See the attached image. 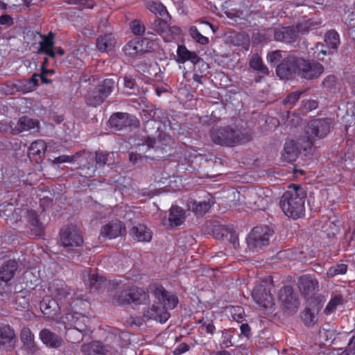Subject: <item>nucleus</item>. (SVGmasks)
Instances as JSON below:
<instances>
[{
    "label": "nucleus",
    "instance_id": "1",
    "mask_svg": "<svg viewBox=\"0 0 355 355\" xmlns=\"http://www.w3.org/2000/svg\"><path fill=\"white\" fill-rule=\"evenodd\" d=\"M306 198V191L300 186L293 184L282 195L279 205L286 216L297 219L304 215Z\"/></svg>",
    "mask_w": 355,
    "mask_h": 355
},
{
    "label": "nucleus",
    "instance_id": "2",
    "mask_svg": "<svg viewBox=\"0 0 355 355\" xmlns=\"http://www.w3.org/2000/svg\"><path fill=\"white\" fill-rule=\"evenodd\" d=\"M153 294L159 302L153 304L144 313V317L148 320H155L160 323H164L170 316L166 309H173L178 302V297L168 293L164 287H156Z\"/></svg>",
    "mask_w": 355,
    "mask_h": 355
},
{
    "label": "nucleus",
    "instance_id": "3",
    "mask_svg": "<svg viewBox=\"0 0 355 355\" xmlns=\"http://www.w3.org/2000/svg\"><path fill=\"white\" fill-rule=\"evenodd\" d=\"M212 141L220 146L233 147L250 141L251 133L236 126H226L214 130L211 132Z\"/></svg>",
    "mask_w": 355,
    "mask_h": 355
},
{
    "label": "nucleus",
    "instance_id": "4",
    "mask_svg": "<svg viewBox=\"0 0 355 355\" xmlns=\"http://www.w3.org/2000/svg\"><path fill=\"white\" fill-rule=\"evenodd\" d=\"M87 305V302L76 299L70 303L71 312L60 317L58 323L64 324V328H76L80 331H88L89 318L80 312L83 306Z\"/></svg>",
    "mask_w": 355,
    "mask_h": 355
},
{
    "label": "nucleus",
    "instance_id": "5",
    "mask_svg": "<svg viewBox=\"0 0 355 355\" xmlns=\"http://www.w3.org/2000/svg\"><path fill=\"white\" fill-rule=\"evenodd\" d=\"M231 196L233 198L232 205L230 207H236L244 202L251 208L263 210L271 202V198L266 194L263 189H252L249 190L245 196L241 195L237 191H232Z\"/></svg>",
    "mask_w": 355,
    "mask_h": 355
},
{
    "label": "nucleus",
    "instance_id": "6",
    "mask_svg": "<svg viewBox=\"0 0 355 355\" xmlns=\"http://www.w3.org/2000/svg\"><path fill=\"white\" fill-rule=\"evenodd\" d=\"M119 286V290L112 298V303L124 306L130 304L132 302L141 304L147 300L148 294L142 289L139 288L130 284H123Z\"/></svg>",
    "mask_w": 355,
    "mask_h": 355
},
{
    "label": "nucleus",
    "instance_id": "7",
    "mask_svg": "<svg viewBox=\"0 0 355 355\" xmlns=\"http://www.w3.org/2000/svg\"><path fill=\"white\" fill-rule=\"evenodd\" d=\"M83 279L88 284L91 292L100 293L105 289L108 291L116 289L119 284L116 282L107 281L103 276L99 275L90 269L83 272Z\"/></svg>",
    "mask_w": 355,
    "mask_h": 355
},
{
    "label": "nucleus",
    "instance_id": "8",
    "mask_svg": "<svg viewBox=\"0 0 355 355\" xmlns=\"http://www.w3.org/2000/svg\"><path fill=\"white\" fill-rule=\"evenodd\" d=\"M272 233V230L268 226L253 228L247 238L248 248L254 251L263 249L268 245Z\"/></svg>",
    "mask_w": 355,
    "mask_h": 355
},
{
    "label": "nucleus",
    "instance_id": "9",
    "mask_svg": "<svg viewBox=\"0 0 355 355\" xmlns=\"http://www.w3.org/2000/svg\"><path fill=\"white\" fill-rule=\"evenodd\" d=\"M331 120L330 119H313L308 123L306 129L307 141H312V139L323 138L330 131L331 128Z\"/></svg>",
    "mask_w": 355,
    "mask_h": 355
},
{
    "label": "nucleus",
    "instance_id": "10",
    "mask_svg": "<svg viewBox=\"0 0 355 355\" xmlns=\"http://www.w3.org/2000/svg\"><path fill=\"white\" fill-rule=\"evenodd\" d=\"M49 291L50 296L64 306L67 304L70 305L71 299V290L61 280H54L49 284Z\"/></svg>",
    "mask_w": 355,
    "mask_h": 355
},
{
    "label": "nucleus",
    "instance_id": "11",
    "mask_svg": "<svg viewBox=\"0 0 355 355\" xmlns=\"http://www.w3.org/2000/svg\"><path fill=\"white\" fill-rule=\"evenodd\" d=\"M300 58L288 55L277 66L276 73L281 79H289L299 76Z\"/></svg>",
    "mask_w": 355,
    "mask_h": 355
},
{
    "label": "nucleus",
    "instance_id": "12",
    "mask_svg": "<svg viewBox=\"0 0 355 355\" xmlns=\"http://www.w3.org/2000/svg\"><path fill=\"white\" fill-rule=\"evenodd\" d=\"M303 139H299L297 141L291 139L285 142L282 158L287 162H293L297 159L301 151L306 150L311 147L313 141H305L302 144Z\"/></svg>",
    "mask_w": 355,
    "mask_h": 355
},
{
    "label": "nucleus",
    "instance_id": "13",
    "mask_svg": "<svg viewBox=\"0 0 355 355\" xmlns=\"http://www.w3.org/2000/svg\"><path fill=\"white\" fill-rule=\"evenodd\" d=\"M61 245L69 250H75L83 243L81 232L74 226L68 227L61 231Z\"/></svg>",
    "mask_w": 355,
    "mask_h": 355
},
{
    "label": "nucleus",
    "instance_id": "14",
    "mask_svg": "<svg viewBox=\"0 0 355 355\" xmlns=\"http://www.w3.org/2000/svg\"><path fill=\"white\" fill-rule=\"evenodd\" d=\"M324 71L323 66L315 61L300 58L299 76L306 80L318 78Z\"/></svg>",
    "mask_w": 355,
    "mask_h": 355
},
{
    "label": "nucleus",
    "instance_id": "15",
    "mask_svg": "<svg viewBox=\"0 0 355 355\" xmlns=\"http://www.w3.org/2000/svg\"><path fill=\"white\" fill-rule=\"evenodd\" d=\"M40 309L48 320L59 322L61 309L63 307L50 295L45 296L40 302Z\"/></svg>",
    "mask_w": 355,
    "mask_h": 355
},
{
    "label": "nucleus",
    "instance_id": "16",
    "mask_svg": "<svg viewBox=\"0 0 355 355\" xmlns=\"http://www.w3.org/2000/svg\"><path fill=\"white\" fill-rule=\"evenodd\" d=\"M212 233L216 239L229 242L234 249H236L239 245L237 234L230 227L219 224L218 223H214L213 224Z\"/></svg>",
    "mask_w": 355,
    "mask_h": 355
},
{
    "label": "nucleus",
    "instance_id": "17",
    "mask_svg": "<svg viewBox=\"0 0 355 355\" xmlns=\"http://www.w3.org/2000/svg\"><path fill=\"white\" fill-rule=\"evenodd\" d=\"M299 290L305 298L312 297L319 290V282L315 277L304 275L299 278L297 282Z\"/></svg>",
    "mask_w": 355,
    "mask_h": 355
},
{
    "label": "nucleus",
    "instance_id": "18",
    "mask_svg": "<svg viewBox=\"0 0 355 355\" xmlns=\"http://www.w3.org/2000/svg\"><path fill=\"white\" fill-rule=\"evenodd\" d=\"M252 296L257 304L265 309L271 307L273 304L270 290L265 284L256 286L252 292Z\"/></svg>",
    "mask_w": 355,
    "mask_h": 355
},
{
    "label": "nucleus",
    "instance_id": "19",
    "mask_svg": "<svg viewBox=\"0 0 355 355\" xmlns=\"http://www.w3.org/2000/svg\"><path fill=\"white\" fill-rule=\"evenodd\" d=\"M109 123L112 128L119 131L135 125L136 120L128 113L118 112L110 116Z\"/></svg>",
    "mask_w": 355,
    "mask_h": 355
},
{
    "label": "nucleus",
    "instance_id": "20",
    "mask_svg": "<svg viewBox=\"0 0 355 355\" xmlns=\"http://www.w3.org/2000/svg\"><path fill=\"white\" fill-rule=\"evenodd\" d=\"M279 299L284 306L292 313H295L299 307L300 302L291 286H284L281 289Z\"/></svg>",
    "mask_w": 355,
    "mask_h": 355
},
{
    "label": "nucleus",
    "instance_id": "21",
    "mask_svg": "<svg viewBox=\"0 0 355 355\" xmlns=\"http://www.w3.org/2000/svg\"><path fill=\"white\" fill-rule=\"evenodd\" d=\"M20 340L22 343V349L26 351L28 354L33 355L39 350V347L35 342L34 334L29 328L24 327L21 329Z\"/></svg>",
    "mask_w": 355,
    "mask_h": 355
},
{
    "label": "nucleus",
    "instance_id": "22",
    "mask_svg": "<svg viewBox=\"0 0 355 355\" xmlns=\"http://www.w3.org/2000/svg\"><path fill=\"white\" fill-rule=\"evenodd\" d=\"M298 37V31L291 26L276 28L274 31V39L278 42L291 43Z\"/></svg>",
    "mask_w": 355,
    "mask_h": 355
},
{
    "label": "nucleus",
    "instance_id": "23",
    "mask_svg": "<svg viewBox=\"0 0 355 355\" xmlns=\"http://www.w3.org/2000/svg\"><path fill=\"white\" fill-rule=\"evenodd\" d=\"M125 227L120 221L111 222L104 225L101 231V236L105 239H114L123 234Z\"/></svg>",
    "mask_w": 355,
    "mask_h": 355
},
{
    "label": "nucleus",
    "instance_id": "24",
    "mask_svg": "<svg viewBox=\"0 0 355 355\" xmlns=\"http://www.w3.org/2000/svg\"><path fill=\"white\" fill-rule=\"evenodd\" d=\"M39 336L42 342L48 347L58 349L62 345L61 337L48 329H42Z\"/></svg>",
    "mask_w": 355,
    "mask_h": 355
},
{
    "label": "nucleus",
    "instance_id": "25",
    "mask_svg": "<svg viewBox=\"0 0 355 355\" xmlns=\"http://www.w3.org/2000/svg\"><path fill=\"white\" fill-rule=\"evenodd\" d=\"M42 40L39 42L40 48L37 53H44L51 58H55V51H54V34L51 32L49 33L48 35L40 34Z\"/></svg>",
    "mask_w": 355,
    "mask_h": 355
},
{
    "label": "nucleus",
    "instance_id": "26",
    "mask_svg": "<svg viewBox=\"0 0 355 355\" xmlns=\"http://www.w3.org/2000/svg\"><path fill=\"white\" fill-rule=\"evenodd\" d=\"M187 218L186 211L177 205H173L169 209L168 225L171 227H176L184 222Z\"/></svg>",
    "mask_w": 355,
    "mask_h": 355
},
{
    "label": "nucleus",
    "instance_id": "27",
    "mask_svg": "<svg viewBox=\"0 0 355 355\" xmlns=\"http://www.w3.org/2000/svg\"><path fill=\"white\" fill-rule=\"evenodd\" d=\"M130 234L134 240L139 242H148L152 239V232L144 225L132 227Z\"/></svg>",
    "mask_w": 355,
    "mask_h": 355
},
{
    "label": "nucleus",
    "instance_id": "28",
    "mask_svg": "<svg viewBox=\"0 0 355 355\" xmlns=\"http://www.w3.org/2000/svg\"><path fill=\"white\" fill-rule=\"evenodd\" d=\"M110 351L111 348L110 346H104L100 342L97 341L82 346V352L85 355H104L105 352Z\"/></svg>",
    "mask_w": 355,
    "mask_h": 355
},
{
    "label": "nucleus",
    "instance_id": "29",
    "mask_svg": "<svg viewBox=\"0 0 355 355\" xmlns=\"http://www.w3.org/2000/svg\"><path fill=\"white\" fill-rule=\"evenodd\" d=\"M18 268V263L15 260H9L0 268V279L8 282L15 275Z\"/></svg>",
    "mask_w": 355,
    "mask_h": 355
},
{
    "label": "nucleus",
    "instance_id": "30",
    "mask_svg": "<svg viewBox=\"0 0 355 355\" xmlns=\"http://www.w3.org/2000/svg\"><path fill=\"white\" fill-rule=\"evenodd\" d=\"M39 128V122L37 120H33L28 116L21 117L17 123V125L15 128L17 132L22 131H28L33 130L35 132L37 131Z\"/></svg>",
    "mask_w": 355,
    "mask_h": 355
},
{
    "label": "nucleus",
    "instance_id": "31",
    "mask_svg": "<svg viewBox=\"0 0 355 355\" xmlns=\"http://www.w3.org/2000/svg\"><path fill=\"white\" fill-rule=\"evenodd\" d=\"M116 43L112 34L108 33L99 36L96 40V47L102 52L109 51L113 49Z\"/></svg>",
    "mask_w": 355,
    "mask_h": 355
},
{
    "label": "nucleus",
    "instance_id": "32",
    "mask_svg": "<svg viewBox=\"0 0 355 355\" xmlns=\"http://www.w3.org/2000/svg\"><path fill=\"white\" fill-rule=\"evenodd\" d=\"M106 98L101 94L99 88L96 86L88 91L86 96V102L91 106L96 107L101 105Z\"/></svg>",
    "mask_w": 355,
    "mask_h": 355
},
{
    "label": "nucleus",
    "instance_id": "33",
    "mask_svg": "<svg viewBox=\"0 0 355 355\" xmlns=\"http://www.w3.org/2000/svg\"><path fill=\"white\" fill-rule=\"evenodd\" d=\"M144 40H132L128 42L123 47V51L128 55L134 57L137 54L146 51L143 47Z\"/></svg>",
    "mask_w": 355,
    "mask_h": 355
},
{
    "label": "nucleus",
    "instance_id": "34",
    "mask_svg": "<svg viewBox=\"0 0 355 355\" xmlns=\"http://www.w3.org/2000/svg\"><path fill=\"white\" fill-rule=\"evenodd\" d=\"M28 222L31 226L33 234L35 236H40L43 231V225L40 222L37 213L35 211H27Z\"/></svg>",
    "mask_w": 355,
    "mask_h": 355
},
{
    "label": "nucleus",
    "instance_id": "35",
    "mask_svg": "<svg viewBox=\"0 0 355 355\" xmlns=\"http://www.w3.org/2000/svg\"><path fill=\"white\" fill-rule=\"evenodd\" d=\"M177 53L180 62L189 60L193 64H197L201 60L195 52L189 51L184 46H178Z\"/></svg>",
    "mask_w": 355,
    "mask_h": 355
},
{
    "label": "nucleus",
    "instance_id": "36",
    "mask_svg": "<svg viewBox=\"0 0 355 355\" xmlns=\"http://www.w3.org/2000/svg\"><path fill=\"white\" fill-rule=\"evenodd\" d=\"M250 67L259 73L268 75L269 70L263 63L261 58L257 54H253L249 61Z\"/></svg>",
    "mask_w": 355,
    "mask_h": 355
},
{
    "label": "nucleus",
    "instance_id": "37",
    "mask_svg": "<svg viewBox=\"0 0 355 355\" xmlns=\"http://www.w3.org/2000/svg\"><path fill=\"white\" fill-rule=\"evenodd\" d=\"M324 42L329 49L336 51L340 45V37L334 30L327 31L324 35Z\"/></svg>",
    "mask_w": 355,
    "mask_h": 355
},
{
    "label": "nucleus",
    "instance_id": "38",
    "mask_svg": "<svg viewBox=\"0 0 355 355\" xmlns=\"http://www.w3.org/2000/svg\"><path fill=\"white\" fill-rule=\"evenodd\" d=\"M211 204L209 201H203L197 202L196 201H190L188 203V207L197 216H203L211 208Z\"/></svg>",
    "mask_w": 355,
    "mask_h": 355
},
{
    "label": "nucleus",
    "instance_id": "39",
    "mask_svg": "<svg viewBox=\"0 0 355 355\" xmlns=\"http://www.w3.org/2000/svg\"><path fill=\"white\" fill-rule=\"evenodd\" d=\"M115 154L112 152L105 153L103 151H97L96 153V162L99 166H112L114 164Z\"/></svg>",
    "mask_w": 355,
    "mask_h": 355
},
{
    "label": "nucleus",
    "instance_id": "40",
    "mask_svg": "<svg viewBox=\"0 0 355 355\" xmlns=\"http://www.w3.org/2000/svg\"><path fill=\"white\" fill-rule=\"evenodd\" d=\"M14 331L8 326L5 325L0 328V345L10 344L15 339Z\"/></svg>",
    "mask_w": 355,
    "mask_h": 355
},
{
    "label": "nucleus",
    "instance_id": "41",
    "mask_svg": "<svg viewBox=\"0 0 355 355\" xmlns=\"http://www.w3.org/2000/svg\"><path fill=\"white\" fill-rule=\"evenodd\" d=\"M65 337L66 339L72 343H76L81 341L83 338L84 334L88 331H80L76 328H65Z\"/></svg>",
    "mask_w": 355,
    "mask_h": 355
},
{
    "label": "nucleus",
    "instance_id": "42",
    "mask_svg": "<svg viewBox=\"0 0 355 355\" xmlns=\"http://www.w3.org/2000/svg\"><path fill=\"white\" fill-rule=\"evenodd\" d=\"M16 304L21 309H26L29 306L30 294L28 290L20 291L15 296Z\"/></svg>",
    "mask_w": 355,
    "mask_h": 355
},
{
    "label": "nucleus",
    "instance_id": "43",
    "mask_svg": "<svg viewBox=\"0 0 355 355\" xmlns=\"http://www.w3.org/2000/svg\"><path fill=\"white\" fill-rule=\"evenodd\" d=\"M116 82L113 78H105L101 84L97 85L101 94L107 98L113 91Z\"/></svg>",
    "mask_w": 355,
    "mask_h": 355
},
{
    "label": "nucleus",
    "instance_id": "44",
    "mask_svg": "<svg viewBox=\"0 0 355 355\" xmlns=\"http://www.w3.org/2000/svg\"><path fill=\"white\" fill-rule=\"evenodd\" d=\"M344 302V298L343 295L340 294H336L334 295L329 303L327 304V306L324 309V313L326 314H330L332 313L338 306L342 305Z\"/></svg>",
    "mask_w": 355,
    "mask_h": 355
},
{
    "label": "nucleus",
    "instance_id": "45",
    "mask_svg": "<svg viewBox=\"0 0 355 355\" xmlns=\"http://www.w3.org/2000/svg\"><path fill=\"white\" fill-rule=\"evenodd\" d=\"M340 223L337 221H326L322 225V230L326 232L329 237L334 236L339 232Z\"/></svg>",
    "mask_w": 355,
    "mask_h": 355
},
{
    "label": "nucleus",
    "instance_id": "46",
    "mask_svg": "<svg viewBox=\"0 0 355 355\" xmlns=\"http://www.w3.org/2000/svg\"><path fill=\"white\" fill-rule=\"evenodd\" d=\"M148 8L150 12H153L155 15H159L162 17H166V18H171L165 6L161 3L153 2L149 4Z\"/></svg>",
    "mask_w": 355,
    "mask_h": 355
},
{
    "label": "nucleus",
    "instance_id": "47",
    "mask_svg": "<svg viewBox=\"0 0 355 355\" xmlns=\"http://www.w3.org/2000/svg\"><path fill=\"white\" fill-rule=\"evenodd\" d=\"M169 18H166V17H164L162 19H155L154 21L152 22L154 30L160 34L168 32V24H167V20Z\"/></svg>",
    "mask_w": 355,
    "mask_h": 355
},
{
    "label": "nucleus",
    "instance_id": "48",
    "mask_svg": "<svg viewBox=\"0 0 355 355\" xmlns=\"http://www.w3.org/2000/svg\"><path fill=\"white\" fill-rule=\"evenodd\" d=\"M46 146L43 140L33 142L28 148L29 153L33 155H40L44 153Z\"/></svg>",
    "mask_w": 355,
    "mask_h": 355
},
{
    "label": "nucleus",
    "instance_id": "49",
    "mask_svg": "<svg viewBox=\"0 0 355 355\" xmlns=\"http://www.w3.org/2000/svg\"><path fill=\"white\" fill-rule=\"evenodd\" d=\"M123 80L124 87L130 91L129 92L130 94L136 95L139 93V89L136 83L135 79L130 76H125L123 77Z\"/></svg>",
    "mask_w": 355,
    "mask_h": 355
},
{
    "label": "nucleus",
    "instance_id": "50",
    "mask_svg": "<svg viewBox=\"0 0 355 355\" xmlns=\"http://www.w3.org/2000/svg\"><path fill=\"white\" fill-rule=\"evenodd\" d=\"M347 266L344 263L337 264L329 268L327 272L328 277L332 278L336 275H343L347 272Z\"/></svg>",
    "mask_w": 355,
    "mask_h": 355
},
{
    "label": "nucleus",
    "instance_id": "51",
    "mask_svg": "<svg viewBox=\"0 0 355 355\" xmlns=\"http://www.w3.org/2000/svg\"><path fill=\"white\" fill-rule=\"evenodd\" d=\"M189 34L193 40L201 44H207L209 42V39L201 35L196 26L190 28Z\"/></svg>",
    "mask_w": 355,
    "mask_h": 355
},
{
    "label": "nucleus",
    "instance_id": "52",
    "mask_svg": "<svg viewBox=\"0 0 355 355\" xmlns=\"http://www.w3.org/2000/svg\"><path fill=\"white\" fill-rule=\"evenodd\" d=\"M313 49L315 50V57L321 60H323L325 55L334 53L333 51L330 49H329L328 51L326 50L324 47V44L322 43L315 44Z\"/></svg>",
    "mask_w": 355,
    "mask_h": 355
},
{
    "label": "nucleus",
    "instance_id": "53",
    "mask_svg": "<svg viewBox=\"0 0 355 355\" xmlns=\"http://www.w3.org/2000/svg\"><path fill=\"white\" fill-rule=\"evenodd\" d=\"M282 52L279 50L269 52L267 55V61L272 65H277L282 60Z\"/></svg>",
    "mask_w": 355,
    "mask_h": 355
},
{
    "label": "nucleus",
    "instance_id": "54",
    "mask_svg": "<svg viewBox=\"0 0 355 355\" xmlns=\"http://www.w3.org/2000/svg\"><path fill=\"white\" fill-rule=\"evenodd\" d=\"M304 92V91H297L292 92L287 96L284 100L283 103L284 105H294L300 98V96Z\"/></svg>",
    "mask_w": 355,
    "mask_h": 355
},
{
    "label": "nucleus",
    "instance_id": "55",
    "mask_svg": "<svg viewBox=\"0 0 355 355\" xmlns=\"http://www.w3.org/2000/svg\"><path fill=\"white\" fill-rule=\"evenodd\" d=\"M23 279L26 280V286L30 289H33L36 286V282H38V279L30 271H26L24 273Z\"/></svg>",
    "mask_w": 355,
    "mask_h": 355
},
{
    "label": "nucleus",
    "instance_id": "56",
    "mask_svg": "<svg viewBox=\"0 0 355 355\" xmlns=\"http://www.w3.org/2000/svg\"><path fill=\"white\" fill-rule=\"evenodd\" d=\"M130 28L135 35H142L145 31L144 26L138 20H134L130 22Z\"/></svg>",
    "mask_w": 355,
    "mask_h": 355
},
{
    "label": "nucleus",
    "instance_id": "57",
    "mask_svg": "<svg viewBox=\"0 0 355 355\" xmlns=\"http://www.w3.org/2000/svg\"><path fill=\"white\" fill-rule=\"evenodd\" d=\"M232 317L233 320L239 322L244 317V311L243 308L240 306L233 308L232 311Z\"/></svg>",
    "mask_w": 355,
    "mask_h": 355
},
{
    "label": "nucleus",
    "instance_id": "58",
    "mask_svg": "<svg viewBox=\"0 0 355 355\" xmlns=\"http://www.w3.org/2000/svg\"><path fill=\"white\" fill-rule=\"evenodd\" d=\"M40 78V75L38 74H33L32 78L28 80L27 83L26 87V92H30L34 89V88L37 85L38 80Z\"/></svg>",
    "mask_w": 355,
    "mask_h": 355
},
{
    "label": "nucleus",
    "instance_id": "59",
    "mask_svg": "<svg viewBox=\"0 0 355 355\" xmlns=\"http://www.w3.org/2000/svg\"><path fill=\"white\" fill-rule=\"evenodd\" d=\"M301 318L305 324H309L313 322L314 315L311 313L309 309H306L302 313Z\"/></svg>",
    "mask_w": 355,
    "mask_h": 355
},
{
    "label": "nucleus",
    "instance_id": "60",
    "mask_svg": "<svg viewBox=\"0 0 355 355\" xmlns=\"http://www.w3.org/2000/svg\"><path fill=\"white\" fill-rule=\"evenodd\" d=\"M302 106L306 111L310 112L318 107V103L315 100H307L303 101Z\"/></svg>",
    "mask_w": 355,
    "mask_h": 355
},
{
    "label": "nucleus",
    "instance_id": "61",
    "mask_svg": "<svg viewBox=\"0 0 355 355\" xmlns=\"http://www.w3.org/2000/svg\"><path fill=\"white\" fill-rule=\"evenodd\" d=\"M241 335L249 338L251 336V329L248 324L243 323L240 325Z\"/></svg>",
    "mask_w": 355,
    "mask_h": 355
},
{
    "label": "nucleus",
    "instance_id": "62",
    "mask_svg": "<svg viewBox=\"0 0 355 355\" xmlns=\"http://www.w3.org/2000/svg\"><path fill=\"white\" fill-rule=\"evenodd\" d=\"M347 355H355V336H353L345 349Z\"/></svg>",
    "mask_w": 355,
    "mask_h": 355
},
{
    "label": "nucleus",
    "instance_id": "63",
    "mask_svg": "<svg viewBox=\"0 0 355 355\" xmlns=\"http://www.w3.org/2000/svg\"><path fill=\"white\" fill-rule=\"evenodd\" d=\"M189 349V345L187 343H180L177 348L174 350L175 355H180L182 353L187 352Z\"/></svg>",
    "mask_w": 355,
    "mask_h": 355
},
{
    "label": "nucleus",
    "instance_id": "64",
    "mask_svg": "<svg viewBox=\"0 0 355 355\" xmlns=\"http://www.w3.org/2000/svg\"><path fill=\"white\" fill-rule=\"evenodd\" d=\"M73 160V157L69 155H61L55 157L53 162L54 164H61L64 162H71Z\"/></svg>",
    "mask_w": 355,
    "mask_h": 355
}]
</instances>
